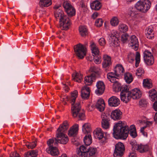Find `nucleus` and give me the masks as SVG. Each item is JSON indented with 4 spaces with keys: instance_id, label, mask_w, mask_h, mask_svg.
Here are the masks:
<instances>
[{
    "instance_id": "f257e3e1",
    "label": "nucleus",
    "mask_w": 157,
    "mask_h": 157,
    "mask_svg": "<svg viewBox=\"0 0 157 157\" xmlns=\"http://www.w3.org/2000/svg\"><path fill=\"white\" fill-rule=\"evenodd\" d=\"M77 95V91L74 90L72 93L70 99V103L72 106L71 109L72 114L74 117L77 118L78 120H83L85 119L84 112L81 109V107L78 102L75 103Z\"/></svg>"
},
{
    "instance_id": "f03ea898",
    "label": "nucleus",
    "mask_w": 157,
    "mask_h": 157,
    "mask_svg": "<svg viewBox=\"0 0 157 157\" xmlns=\"http://www.w3.org/2000/svg\"><path fill=\"white\" fill-rule=\"evenodd\" d=\"M129 129L124 122L119 121L114 125L113 134L117 139L125 140L128 136Z\"/></svg>"
},
{
    "instance_id": "7ed1b4c3",
    "label": "nucleus",
    "mask_w": 157,
    "mask_h": 157,
    "mask_svg": "<svg viewBox=\"0 0 157 157\" xmlns=\"http://www.w3.org/2000/svg\"><path fill=\"white\" fill-rule=\"evenodd\" d=\"M68 124L67 121H65L61 124L57 129L56 137H55V145L59 143L62 144H66L68 141V137L64 132L68 128Z\"/></svg>"
},
{
    "instance_id": "20e7f679",
    "label": "nucleus",
    "mask_w": 157,
    "mask_h": 157,
    "mask_svg": "<svg viewBox=\"0 0 157 157\" xmlns=\"http://www.w3.org/2000/svg\"><path fill=\"white\" fill-rule=\"evenodd\" d=\"M54 16L57 19H59L60 28L62 30H67L70 28L71 22L69 17L64 15L63 11L61 9L55 10Z\"/></svg>"
},
{
    "instance_id": "39448f33",
    "label": "nucleus",
    "mask_w": 157,
    "mask_h": 157,
    "mask_svg": "<svg viewBox=\"0 0 157 157\" xmlns=\"http://www.w3.org/2000/svg\"><path fill=\"white\" fill-rule=\"evenodd\" d=\"M97 151L96 148L89 147L88 146L82 145L78 148H77V153L81 157H87L94 155Z\"/></svg>"
},
{
    "instance_id": "423d86ee",
    "label": "nucleus",
    "mask_w": 157,
    "mask_h": 157,
    "mask_svg": "<svg viewBox=\"0 0 157 157\" xmlns=\"http://www.w3.org/2000/svg\"><path fill=\"white\" fill-rule=\"evenodd\" d=\"M151 5L149 0H140L136 4L135 7L139 11L145 13L149 9Z\"/></svg>"
},
{
    "instance_id": "0eeeda50",
    "label": "nucleus",
    "mask_w": 157,
    "mask_h": 157,
    "mask_svg": "<svg viewBox=\"0 0 157 157\" xmlns=\"http://www.w3.org/2000/svg\"><path fill=\"white\" fill-rule=\"evenodd\" d=\"M130 144L132 147V150L134 151L136 150L140 153H143L148 150V147L147 145L137 144L135 140H131Z\"/></svg>"
},
{
    "instance_id": "6e6552de",
    "label": "nucleus",
    "mask_w": 157,
    "mask_h": 157,
    "mask_svg": "<svg viewBox=\"0 0 157 157\" xmlns=\"http://www.w3.org/2000/svg\"><path fill=\"white\" fill-rule=\"evenodd\" d=\"M121 89V90H120L121 91L120 94L121 100L127 103L132 98L130 92L128 91V87L127 86L124 87L123 86Z\"/></svg>"
},
{
    "instance_id": "1a4fd4ad",
    "label": "nucleus",
    "mask_w": 157,
    "mask_h": 157,
    "mask_svg": "<svg viewBox=\"0 0 157 157\" xmlns=\"http://www.w3.org/2000/svg\"><path fill=\"white\" fill-rule=\"evenodd\" d=\"M63 6L68 16L72 17L75 14V10L69 1L64 0Z\"/></svg>"
},
{
    "instance_id": "9d476101",
    "label": "nucleus",
    "mask_w": 157,
    "mask_h": 157,
    "mask_svg": "<svg viewBox=\"0 0 157 157\" xmlns=\"http://www.w3.org/2000/svg\"><path fill=\"white\" fill-rule=\"evenodd\" d=\"M74 49L77 56L80 59H83L86 55V48L81 44L76 45Z\"/></svg>"
},
{
    "instance_id": "9b49d317",
    "label": "nucleus",
    "mask_w": 157,
    "mask_h": 157,
    "mask_svg": "<svg viewBox=\"0 0 157 157\" xmlns=\"http://www.w3.org/2000/svg\"><path fill=\"white\" fill-rule=\"evenodd\" d=\"M125 150L124 144L121 142H119L115 145V148L113 153L114 157H122Z\"/></svg>"
},
{
    "instance_id": "f8f14e48",
    "label": "nucleus",
    "mask_w": 157,
    "mask_h": 157,
    "mask_svg": "<svg viewBox=\"0 0 157 157\" xmlns=\"http://www.w3.org/2000/svg\"><path fill=\"white\" fill-rule=\"evenodd\" d=\"M119 36V33L117 31L113 30L111 32L110 36V38L109 39L111 40L110 43V46L115 47L118 45Z\"/></svg>"
},
{
    "instance_id": "ddd939ff",
    "label": "nucleus",
    "mask_w": 157,
    "mask_h": 157,
    "mask_svg": "<svg viewBox=\"0 0 157 157\" xmlns=\"http://www.w3.org/2000/svg\"><path fill=\"white\" fill-rule=\"evenodd\" d=\"M96 86L97 89L95 90V93L98 95L102 94L105 89V86L103 82L101 81H98Z\"/></svg>"
},
{
    "instance_id": "4468645a",
    "label": "nucleus",
    "mask_w": 157,
    "mask_h": 157,
    "mask_svg": "<svg viewBox=\"0 0 157 157\" xmlns=\"http://www.w3.org/2000/svg\"><path fill=\"white\" fill-rule=\"evenodd\" d=\"M103 61L102 63V67L105 70L109 68L112 64L111 58L109 56L105 55L103 57Z\"/></svg>"
},
{
    "instance_id": "2eb2a0df",
    "label": "nucleus",
    "mask_w": 157,
    "mask_h": 157,
    "mask_svg": "<svg viewBox=\"0 0 157 157\" xmlns=\"http://www.w3.org/2000/svg\"><path fill=\"white\" fill-rule=\"evenodd\" d=\"M122 113L119 109H115L111 112V118L115 121H118L121 118Z\"/></svg>"
},
{
    "instance_id": "dca6fc26",
    "label": "nucleus",
    "mask_w": 157,
    "mask_h": 157,
    "mask_svg": "<svg viewBox=\"0 0 157 157\" xmlns=\"http://www.w3.org/2000/svg\"><path fill=\"white\" fill-rule=\"evenodd\" d=\"M129 91L132 98L133 99H138L140 98L142 96L141 91L138 88H134Z\"/></svg>"
},
{
    "instance_id": "f3484780",
    "label": "nucleus",
    "mask_w": 157,
    "mask_h": 157,
    "mask_svg": "<svg viewBox=\"0 0 157 157\" xmlns=\"http://www.w3.org/2000/svg\"><path fill=\"white\" fill-rule=\"evenodd\" d=\"M109 105L111 107L118 106L120 103L119 98L116 96H113L109 98L108 100Z\"/></svg>"
},
{
    "instance_id": "a211bd4d",
    "label": "nucleus",
    "mask_w": 157,
    "mask_h": 157,
    "mask_svg": "<svg viewBox=\"0 0 157 157\" xmlns=\"http://www.w3.org/2000/svg\"><path fill=\"white\" fill-rule=\"evenodd\" d=\"M90 89L89 87L85 86L81 89V95L82 98L88 99L90 96Z\"/></svg>"
},
{
    "instance_id": "6ab92c4d",
    "label": "nucleus",
    "mask_w": 157,
    "mask_h": 157,
    "mask_svg": "<svg viewBox=\"0 0 157 157\" xmlns=\"http://www.w3.org/2000/svg\"><path fill=\"white\" fill-rule=\"evenodd\" d=\"M94 133L95 136L98 139L100 140L103 139V142H104V140H105L106 138L104 136V133L101 128H98L94 131Z\"/></svg>"
},
{
    "instance_id": "aec40b11",
    "label": "nucleus",
    "mask_w": 157,
    "mask_h": 157,
    "mask_svg": "<svg viewBox=\"0 0 157 157\" xmlns=\"http://www.w3.org/2000/svg\"><path fill=\"white\" fill-rule=\"evenodd\" d=\"M124 71V68L121 65L118 64L116 65L114 68V72H115L116 76L119 77L123 74Z\"/></svg>"
},
{
    "instance_id": "412c9836",
    "label": "nucleus",
    "mask_w": 157,
    "mask_h": 157,
    "mask_svg": "<svg viewBox=\"0 0 157 157\" xmlns=\"http://www.w3.org/2000/svg\"><path fill=\"white\" fill-rule=\"evenodd\" d=\"M95 105L96 108L100 112H102L104 110L105 105L104 101L102 99H99Z\"/></svg>"
},
{
    "instance_id": "4be33fe9",
    "label": "nucleus",
    "mask_w": 157,
    "mask_h": 157,
    "mask_svg": "<svg viewBox=\"0 0 157 157\" xmlns=\"http://www.w3.org/2000/svg\"><path fill=\"white\" fill-rule=\"evenodd\" d=\"M130 43L132 45L131 46L133 47L135 51L138 49L139 46V42L136 36L135 35H132L130 37Z\"/></svg>"
},
{
    "instance_id": "5701e85b",
    "label": "nucleus",
    "mask_w": 157,
    "mask_h": 157,
    "mask_svg": "<svg viewBox=\"0 0 157 157\" xmlns=\"http://www.w3.org/2000/svg\"><path fill=\"white\" fill-rule=\"evenodd\" d=\"M96 75L93 73H92L90 75L85 77L84 78V82L86 85H91L93 81L95 80Z\"/></svg>"
},
{
    "instance_id": "b1692460",
    "label": "nucleus",
    "mask_w": 157,
    "mask_h": 157,
    "mask_svg": "<svg viewBox=\"0 0 157 157\" xmlns=\"http://www.w3.org/2000/svg\"><path fill=\"white\" fill-rule=\"evenodd\" d=\"M108 79L112 83H113V86L116 89H118V90H121L122 87L121 84L119 83L117 79V78L116 77H112L108 78Z\"/></svg>"
},
{
    "instance_id": "393cba45",
    "label": "nucleus",
    "mask_w": 157,
    "mask_h": 157,
    "mask_svg": "<svg viewBox=\"0 0 157 157\" xmlns=\"http://www.w3.org/2000/svg\"><path fill=\"white\" fill-rule=\"evenodd\" d=\"M78 125L75 124L68 131V135L70 136H74L78 132Z\"/></svg>"
},
{
    "instance_id": "a878e982",
    "label": "nucleus",
    "mask_w": 157,
    "mask_h": 157,
    "mask_svg": "<svg viewBox=\"0 0 157 157\" xmlns=\"http://www.w3.org/2000/svg\"><path fill=\"white\" fill-rule=\"evenodd\" d=\"M146 36L149 39H152L154 37V31L151 26L147 28L145 30Z\"/></svg>"
},
{
    "instance_id": "bb28decb",
    "label": "nucleus",
    "mask_w": 157,
    "mask_h": 157,
    "mask_svg": "<svg viewBox=\"0 0 157 157\" xmlns=\"http://www.w3.org/2000/svg\"><path fill=\"white\" fill-rule=\"evenodd\" d=\"M46 150L47 153L54 156H58L59 154L58 149L55 147L50 148H47Z\"/></svg>"
},
{
    "instance_id": "cd10ccee",
    "label": "nucleus",
    "mask_w": 157,
    "mask_h": 157,
    "mask_svg": "<svg viewBox=\"0 0 157 157\" xmlns=\"http://www.w3.org/2000/svg\"><path fill=\"white\" fill-rule=\"evenodd\" d=\"M90 7L92 10H98L101 7V4L98 1L96 0L91 4Z\"/></svg>"
},
{
    "instance_id": "c85d7f7f",
    "label": "nucleus",
    "mask_w": 157,
    "mask_h": 157,
    "mask_svg": "<svg viewBox=\"0 0 157 157\" xmlns=\"http://www.w3.org/2000/svg\"><path fill=\"white\" fill-rule=\"evenodd\" d=\"M83 141L85 144V146H89L91 144L92 142V139L90 134H86L83 139Z\"/></svg>"
},
{
    "instance_id": "c756f323",
    "label": "nucleus",
    "mask_w": 157,
    "mask_h": 157,
    "mask_svg": "<svg viewBox=\"0 0 157 157\" xmlns=\"http://www.w3.org/2000/svg\"><path fill=\"white\" fill-rule=\"evenodd\" d=\"M52 4L51 0H40L39 4L41 7H47Z\"/></svg>"
},
{
    "instance_id": "7c9ffc66",
    "label": "nucleus",
    "mask_w": 157,
    "mask_h": 157,
    "mask_svg": "<svg viewBox=\"0 0 157 157\" xmlns=\"http://www.w3.org/2000/svg\"><path fill=\"white\" fill-rule=\"evenodd\" d=\"M82 131L86 134H90L91 131L90 125L89 123H85L83 125Z\"/></svg>"
},
{
    "instance_id": "2f4dec72",
    "label": "nucleus",
    "mask_w": 157,
    "mask_h": 157,
    "mask_svg": "<svg viewBox=\"0 0 157 157\" xmlns=\"http://www.w3.org/2000/svg\"><path fill=\"white\" fill-rule=\"evenodd\" d=\"M129 132L130 135L133 138H135L137 136V135L135 125H132L130 126Z\"/></svg>"
},
{
    "instance_id": "473e14b6",
    "label": "nucleus",
    "mask_w": 157,
    "mask_h": 157,
    "mask_svg": "<svg viewBox=\"0 0 157 157\" xmlns=\"http://www.w3.org/2000/svg\"><path fill=\"white\" fill-rule=\"evenodd\" d=\"M90 46L93 56H95L99 55V51L98 48L94 43H92L90 44Z\"/></svg>"
},
{
    "instance_id": "72a5a7b5",
    "label": "nucleus",
    "mask_w": 157,
    "mask_h": 157,
    "mask_svg": "<svg viewBox=\"0 0 157 157\" xmlns=\"http://www.w3.org/2000/svg\"><path fill=\"white\" fill-rule=\"evenodd\" d=\"M79 30L80 34L82 36H85L88 34V29L85 26H79Z\"/></svg>"
},
{
    "instance_id": "f704fd0d",
    "label": "nucleus",
    "mask_w": 157,
    "mask_h": 157,
    "mask_svg": "<svg viewBox=\"0 0 157 157\" xmlns=\"http://www.w3.org/2000/svg\"><path fill=\"white\" fill-rule=\"evenodd\" d=\"M150 99L152 101H154L157 99V94L156 90L153 89L149 91Z\"/></svg>"
},
{
    "instance_id": "c9c22d12",
    "label": "nucleus",
    "mask_w": 157,
    "mask_h": 157,
    "mask_svg": "<svg viewBox=\"0 0 157 157\" xmlns=\"http://www.w3.org/2000/svg\"><path fill=\"white\" fill-rule=\"evenodd\" d=\"M72 76L74 80L78 82H81L83 78V75L80 73H76L75 75L73 74Z\"/></svg>"
},
{
    "instance_id": "e433bc0d",
    "label": "nucleus",
    "mask_w": 157,
    "mask_h": 157,
    "mask_svg": "<svg viewBox=\"0 0 157 157\" xmlns=\"http://www.w3.org/2000/svg\"><path fill=\"white\" fill-rule=\"evenodd\" d=\"M124 79L127 83H131L133 80L132 74L129 72L125 73L124 75Z\"/></svg>"
},
{
    "instance_id": "4c0bfd02",
    "label": "nucleus",
    "mask_w": 157,
    "mask_h": 157,
    "mask_svg": "<svg viewBox=\"0 0 157 157\" xmlns=\"http://www.w3.org/2000/svg\"><path fill=\"white\" fill-rule=\"evenodd\" d=\"M143 85L144 87L148 89L151 88L152 86V83L150 80L148 79H144L143 81Z\"/></svg>"
},
{
    "instance_id": "58836bf2",
    "label": "nucleus",
    "mask_w": 157,
    "mask_h": 157,
    "mask_svg": "<svg viewBox=\"0 0 157 157\" xmlns=\"http://www.w3.org/2000/svg\"><path fill=\"white\" fill-rule=\"evenodd\" d=\"M128 27L125 24L122 23L120 24L118 26L119 30L121 32L125 33L128 30Z\"/></svg>"
},
{
    "instance_id": "ea45409f",
    "label": "nucleus",
    "mask_w": 157,
    "mask_h": 157,
    "mask_svg": "<svg viewBox=\"0 0 157 157\" xmlns=\"http://www.w3.org/2000/svg\"><path fill=\"white\" fill-rule=\"evenodd\" d=\"M37 155V151L36 150H32L27 152L25 157H36Z\"/></svg>"
},
{
    "instance_id": "a19ab883",
    "label": "nucleus",
    "mask_w": 157,
    "mask_h": 157,
    "mask_svg": "<svg viewBox=\"0 0 157 157\" xmlns=\"http://www.w3.org/2000/svg\"><path fill=\"white\" fill-rule=\"evenodd\" d=\"M135 55L134 53L132 52L128 53L127 55V60L129 63H132L135 60Z\"/></svg>"
},
{
    "instance_id": "79ce46f5",
    "label": "nucleus",
    "mask_w": 157,
    "mask_h": 157,
    "mask_svg": "<svg viewBox=\"0 0 157 157\" xmlns=\"http://www.w3.org/2000/svg\"><path fill=\"white\" fill-rule=\"evenodd\" d=\"M110 23L112 26H116L118 24L119 20L117 17H114L111 20Z\"/></svg>"
},
{
    "instance_id": "37998d69",
    "label": "nucleus",
    "mask_w": 157,
    "mask_h": 157,
    "mask_svg": "<svg viewBox=\"0 0 157 157\" xmlns=\"http://www.w3.org/2000/svg\"><path fill=\"white\" fill-rule=\"evenodd\" d=\"M147 59H144L145 63L148 66H151L153 64L154 62V58L153 57L151 56Z\"/></svg>"
},
{
    "instance_id": "c03bdc74",
    "label": "nucleus",
    "mask_w": 157,
    "mask_h": 157,
    "mask_svg": "<svg viewBox=\"0 0 157 157\" xmlns=\"http://www.w3.org/2000/svg\"><path fill=\"white\" fill-rule=\"evenodd\" d=\"M136 63L135 66L136 67H138L139 64L140 62V54L139 52H136L135 56Z\"/></svg>"
},
{
    "instance_id": "a18cd8bd",
    "label": "nucleus",
    "mask_w": 157,
    "mask_h": 157,
    "mask_svg": "<svg viewBox=\"0 0 157 157\" xmlns=\"http://www.w3.org/2000/svg\"><path fill=\"white\" fill-rule=\"evenodd\" d=\"M99 70V69L98 67L95 66H91L90 69V72H92L95 75L96 74H98Z\"/></svg>"
},
{
    "instance_id": "49530a36",
    "label": "nucleus",
    "mask_w": 157,
    "mask_h": 157,
    "mask_svg": "<svg viewBox=\"0 0 157 157\" xmlns=\"http://www.w3.org/2000/svg\"><path fill=\"white\" fill-rule=\"evenodd\" d=\"M55 138H52L49 139L47 141V144L48 146L47 148H51L53 147V144L54 143L55 144Z\"/></svg>"
},
{
    "instance_id": "de8ad7c7",
    "label": "nucleus",
    "mask_w": 157,
    "mask_h": 157,
    "mask_svg": "<svg viewBox=\"0 0 157 157\" xmlns=\"http://www.w3.org/2000/svg\"><path fill=\"white\" fill-rule=\"evenodd\" d=\"M139 104L140 107H145L147 106L148 103L146 99H143L140 101Z\"/></svg>"
},
{
    "instance_id": "09e8293b",
    "label": "nucleus",
    "mask_w": 157,
    "mask_h": 157,
    "mask_svg": "<svg viewBox=\"0 0 157 157\" xmlns=\"http://www.w3.org/2000/svg\"><path fill=\"white\" fill-rule=\"evenodd\" d=\"M109 121H106L105 120H102L101 125L103 128L105 129H107L109 128Z\"/></svg>"
},
{
    "instance_id": "8fccbe9b",
    "label": "nucleus",
    "mask_w": 157,
    "mask_h": 157,
    "mask_svg": "<svg viewBox=\"0 0 157 157\" xmlns=\"http://www.w3.org/2000/svg\"><path fill=\"white\" fill-rule=\"evenodd\" d=\"M151 56L153 57L151 52L148 50H146L145 51L144 53V59H147V58H148Z\"/></svg>"
},
{
    "instance_id": "3c124183",
    "label": "nucleus",
    "mask_w": 157,
    "mask_h": 157,
    "mask_svg": "<svg viewBox=\"0 0 157 157\" xmlns=\"http://www.w3.org/2000/svg\"><path fill=\"white\" fill-rule=\"evenodd\" d=\"M94 62L97 64H99L101 62V57L100 55L94 56Z\"/></svg>"
},
{
    "instance_id": "603ef678",
    "label": "nucleus",
    "mask_w": 157,
    "mask_h": 157,
    "mask_svg": "<svg viewBox=\"0 0 157 157\" xmlns=\"http://www.w3.org/2000/svg\"><path fill=\"white\" fill-rule=\"evenodd\" d=\"M103 22V21L101 18H99L95 21V25L97 27H100L102 25Z\"/></svg>"
},
{
    "instance_id": "864d4df0",
    "label": "nucleus",
    "mask_w": 157,
    "mask_h": 157,
    "mask_svg": "<svg viewBox=\"0 0 157 157\" xmlns=\"http://www.w3.org/2000/svg\"><path fill=\"white\" fill-rule=\"evenodd\" d=\"M129 37V35L127 33H124L121 36V40L123 43L127 42Z\"/></svg>"
},
{
    "instance_id": "5fc2aeb1",
    "label": "nucleus",
    "mask_w": 157,
    "mask_h": 157,
    "mask_svg": "<svg viewBox=\"0 0 157 157\" xmlns=\"http://www.w3.org/2000/svg\"><path fill=\"white\" fill-rule=\"evenodd\" d=\"M109 117V114H105L104 113H102L101 115V117L102 119V120L104 121H109L110 120Z\"/></svg>"
},
{
    "instance_id": "6e6d98bb",
    "label": "nucleus",
    "mask_w": 157,
    "mask_h": 157,
    "mask_svg": "<svg viewBox=\"0 0 157 157\" xmlns=\"http://www.w3.org/2000/svg\"><path fill=\"white\" fill-rule=\"evenodd\" d=\"M144 69L141 67L138 68L136 73V75L138 76H141L144 73Z\"/></svg>"
},
{
    "instance_id": "4d7b16f0",
    "label": "nucleus",
    "mask_w": 157,
    "mask_h": 157,
    "mask_svg": "<svg viewBox=\"0 0 157 157\" xmlns=\"http://www.w3.org/2000/svg\"><path fill=\"white\" fill-rule=\"evenodd\" d=\"M95 107V105L91 103L88 104L86 107L87 109L89 111H93Z\"/></svg>"
},
{
    "instance_id": "13d9d810",
    "label": "nucleus",
    "mask_w": 157,
    "mask_h": 157,
    "mask_svg": "<svg viewBox=\"0 0 157 157\" xmlns=\"http://www.w3.org/2000/svg\"><path fill=\"white\" fill-rule=\"evenodd\" d=\"M36 146V143L34 142L31 143H29L26 144V146L29 149H33Z\"/></svg>"
},
{
    "instance_id": "bf43d9fd",
    "label": "nucleus",
    "mask_w": 157,
    "mask_h": 157,
    "mask_svg": "<svg viewBox=\"0 0 157 157\" xmlns=\"http://www.w3.org/2000/svg\"><path fill=\"white\" fill-rule=\"evenodd\" d=\"M69 99H70L67 96H64L63 97H61L60 99L63 102L64 105L67 104V101Z\"/></svg>"
},
{
    "instance_id": "052dcab7",
    "label": "nucleus",
    "mask_w": 157,
    "mask_h": 157,
    "mask_svg": "<svg viewBox=\"0 0 157 157\" xmlns=\"http://www.w3.org/2000/svg\"><path fill=\"white\" fill-rule=\"evenodd\" d=\"M99 43L100 45L104 46L105 44V39L101 37L100 38L99 40Z\"/></svg>"
},
{
    "instance_id": "680f3d73",
    "label": "nucleus",
    "mask_w": 157,
    "mask_h": 157,
    "mask_svg": "<svg viewBox=\"0 0 157 157\" xmlns=\"http://www.w3.org/2000/svg\"><path fill=\"white\" fill-rule=\"evenodd\" d=\"M10 157H20L19 154L15 151L11 153L10 155Z\"/></svg>"
},
{
    "instance_id": "e2e57ef3",
    "label": "nucleus",
    "mask_w": 157,
    "mask_h": 157,
    "mask_svg": "<svg viewBox=\"0 0 157 157\" xmlns=\"http://www.w3.org/2000/svg\"><path fill=\"white\" fill-rule=\"evenodd\" d=\"M136 14H137V13L133 10L130 11L128 13L129 15L132 17H134Z\"/></svg>"
},
{
    "instance_id": "0e129e2a",
    "label": "nucleus",
    "mask_w": 157,
    "mask_h": 157,
    "mask_svg": "<svg viewBox=\"0 0 157 157\" xmlns=\"http://www.w3.org/2000/svg\"><path fill=\"white\" fill-rule=\"evenodd\" d=\"M115 76H116V74L115 72L114 73L112 72L109 73L107 75V78L115 77Z\"/></svg>"
},
{
    "instance_id": "69168bd1",
    "label": "nucleus",
    "mask_w": 157,
    "mask_h": 157,
    "mask_svg": "<svg viewBox=\"0 0 157 157\" xmlns=\"http://www.w3.org/2000/svg\"><path fill=\"white\" fill-rule=\"evenodd\" d=\"M146 127L147 126H145L144 127L141 128L140 129V132L142 133L143 135H144V136L146 135V136H147V133L145 132L144 131V129L145 128H146Z\"/></svg>"
},
{
    "instance_id": "338daca9",
    "label": "nucleus",
    "mask_w": 157,
    "mask_h": 157,
    "mask_svg": "<svg viewBox=\"0 0 157 157\" xmlns=\"http://www.w3.org/2000/svg\"><path fill=\"white\" fill-rule=\"evenodd\" d=\"M153 107L154 110L157 111V101H155L153 104Z\"/></svg>"
},
{
    "instance_id": "774afa93",
    "label": "nucleus",
    "mask_w": 157,
    "mask_h": 157,
    "mask_svg": "<svg viewBox=\"0 0 157 157\" xmlns=\"http://www.w3.org/2000/svg\"><path fill=\"white\" fill-rule=\"evenodd\" d=\"M98 14L97 12L94 13L92 16V18L94 19H95L98 16Z\"/></svg>"
}]
</instances>
